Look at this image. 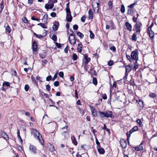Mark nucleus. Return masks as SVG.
I'll return each instance as SVG.
<instances>
[{
    "instance_id": "nucleus-1",
    "label": "nucleus",
    "mask_w": 157,
    "mask_h": 157,
    "mask_svg": "<svg viewBox=\"0 0 157 157\" xmlns=\"http://www.w3.org/2000/svg\"><path fill=\"white\" fill-rule=\"evenodd\" d=\"M31 133L34 136L35 138H37L39 140V142L42 145H44V142L42 135L37 130L32 129L31 130Z\"/></svg>"
},
{
    "instance_id": "nucleus-2",
    "label": "nucleus",
    "mask_w": 157,
    "mask_h": 157,
    "mask_svg": "<svg viewBox=\"0 0 157 157\" xmlns=\"http://www.w3.org/2000/svg\"><path fill=\"white\" fill-rule=\"evenodd\" d=\"M100 116L101 117H106L107 118L110 117L113 118L112 112L107 111L105 112L98 111Z\"/></svg>"
},
{
    "instance_id": "nucleus-3",
    "label": "nucleus",
    "mask_w": 157,
    "mask_h": 157,
    "mask_svg": "<svg viewBox=\"0 0 157 157\" xmlns=\"http://www.w3.org/2000/svg\"><path fill=\"white\" fill-rule=\"evenodd\" d=\"M142 26V24L139 22H136L134 26L133 30L139 34L140 33L141 30V27Z\"/></svg>"
},
{
    "instance_id": "nucleus-4",
    "label": "nucleus",
    "mask_w": 157,
    "mask_h": 157,
    "mask_svg": "<svg viewBox=\"0 0 157 157\" xmlns=\"http://www.w3.org/2000/svg\"><path fill=\"white\" fill-rule=\"evenodd\" d=\"M72 33H71L69 36L68 39L71 44L74 45L75 44L76 41L75 36L73 34V32L72 31Z\"/></svg>"
},
{
    "instance_id": "nucleus-5",
    "label": "nucleus",
    "mask_w": 157,
    "mask_h": 157,
    "mask_svg": "<svg viewBox=\"0 0 157 157\" xmlns=\"http://www.w3.org/2000/svg\"><path fill=\"white\" fill-rule=\"evenodd\" d=\"M138 51L137 50H135L132 52L131 54V56L132 59L137 61L138 59Z\"/></svg>"
},
{
    "instance_id": "nucleus-6",
    "label": "nucleus",
    "mask_w": 157,
    "mask_h": 157,
    "mask_svg": "<svg viewBox=\"0 0 157 157\" xmlns=\"http://www.w3.org/2000/svg\"><path fill=\"white\" fill-rule=\"evenodd\" d=\"M138 128L137 126H135L129 132V134L128 132L126 133V135L127 137V140L129 139V138L130 136V134L133 132L136 131L138 130Z\"/></svg>"
},
{
    "instance_id": "nucleus-7",
    "label": "nucleus",
    "mask_w": 157,
    "mask_h": 157,
    "mask_svg": "<svg viewBox=\"0 0 157 157\" xmlns=\"http://www.w3.org/2000/svg\"><path fill=\"white\" fill-rule=\"evenodd\" d=\"M148 33L150 38L152 40L154 39V32L152 31L151 27L148 28Z\"/></svg>"
},
{
    "instance_id": "nucleus-8",
    "label": "nucleus",
    "mask_w": 157,
    "mask_h": 157,
    "mask_svg": "<svg viewBox=\"0 0 157 157\" xmlns=\"http://www.w3.org/2000/svg\"><path fill=\"white\" fill-rule=\"evenodd\" d=\"M30 151L33 153L36 154V148L35 146L33 145H30L29 147Z\"/></svg>"
},
{
    "instance_id": "nucleus-9",
    "label": "nucleus",
    "mask_w": 157,
    "mask_h": 157,
    "mask_svg": "<svg viewBox=\"0 0 157 157\" xmlns=\"http://www.w3.org/2000/svg\"><path fill=\"white\" fill-rule=\"evenodd\" d=\"M120 144L122 148H125L127 146L126 141L124 139H122L120 140Z\"/></svg>"
},
{
    "instance_id": "nucleus-10",
    "label": "nucleus",
    "mask_w": 157,
    "mask_h": 157,
    "mask_svg": "<svg viewBox=\"0 0 157 157\" xmlns=\"http://www.w3.org/2000/svg\"><path fill=\"white\" fill-rule=\"evenodd\" d=\"M125 25L127 30L130 32H131L132 31V25L131 24L129 23L128 22H126L125 23Z\"/></svg>"
},
{
    "instance_id": "nucleus-11",
    "label": "nucleus",
    "mask_w": 157,
    "mask_h": 157,
    "mask_svg": "<svg viewBox=\"0 0 157 157\" xmlns=\"http://www.w3.org/2000/svg\"><path fill=\"white\" fill-rule=\"evenodd\" d=\"M37 45L36 42L34 41L32 44L33 50V52H36L37 51Z\"/></svg>"
},
{
    "instance_id": "nucleus-12",
    "label": "nucleus",
    "mask_w": 157,
    "mask_h": 157,
    "mask_svg": "<svg viewBox=\"0 0 157 157\" xmlns=\"http://www.w3.org/2000/svg\"><path fill=\"white\" fill-rule=\"evenodd\" d=\"M98 151L100 154H104L105 153V151L104 149L101 147V146L100 147H97Z\"/></svg>"
},
{
    "instance_id": "nucleus-13",
    "label": "nucleus",
    "mask_w": 157,
    "mask_h": 157,
    "mask_svg": "<svg viewBox=\"0 0 157 157\" xmlns=\"http://www.w3.org/2000/svg\"><path fill=\"white\" fill-rule=\"evenodd\" d=\"M126 68V75L127 74V73L128 74L132 70V66L128 65L125 66Z\"/></svg>"
},
{
    "instance_id": "nucleus-14",
    "label": "nucleus",
    "mask_w": 157,
    "mask_h": 157,
    "mask_svg": "<svg viewBox=\"0 0 157 157\" xmlns=\"http://www.w3.org/2000/svg\"><path fill=\"white\" fill-rule=\"evenodd\" d=\"M144 142H142L140 144L138 147H135V150L136 151H141L143 150L142 145L143 144Z\"/></svg>"
},
{
    "instance_id": "nucleus-15",
    "label": "nucleus",
    "mask_w": 157,
    "mask_h": 157,
    "mask_svg": "<svg viewBox=\"0 0 157 157\" xmlns=\"http://www.w3.org/2000/svg\"><path fill=\"white\" fill-rule=\"evenodd\" d=\"M0 135L5 139L7 140L9 139L8 135L5 132H2L0 133Z\"/></svg>"
},
{
    "instance_id": "nucleus-16",
    "label": "nucleus",
    "mask_w": 157,
    "mask_h": 157,
    "mask_svg": "<svg viewBox=\"0 0 157 157\" xmlns=\"http://www.w3.org/2000/svg\"><path fill=\"white\" fill-rule=\"evenodd\" d=\"M59 25V23L58 22H56L52 27V29L53 30L56 31L58 30V26Z\"/></svg>"
},
{
    "instance_id": "nucleus-17",
    "label": "nucleus",
    "mask_w": 157,
    "mask_h": 157,
    "mask_svg": "<svg viewBox=\"0 0 157 157\" xmlns=\"http://www.w3.org/2000/svg\"><path fill=\"white\" fill-rule=\"evenodd\" d=\"M72 19V17L71 14H67L66 20L68 22H71Z\"/></svg>"
},
{
    "instance_id": "nucleus-18",
    "label": "nucleus",
    "mask_w": 157,
    "mask_h": 157,
    "mask_svg": "<svg viewBox=\"0 0 157 157\" xmlns=\"http://www.w3.org/2000/svg\"><path fill=\"white\" fill-rule=\"evenodd\" d=\"M84 59L86 60V61L84 62L85 64H87L88 62H89L90 60V58L88 57L87 55L86 54H85L84 55Z\"/></svg>"
},
{
    "instance_id": "nucleus-19",
    "label": "nucleus",
    "mask_w": 157,
    "mask_h": 157,
    "mask_svg": "<svg viewBox=\"0 0 157 157\" xmlns=\"http://www.w3.org/2000/svg\"><path fill=\"white\" fill-rule=\"evenodd\" d=\"M83 45L81 43L78 44V47L77 48L78 51L80 53L82 51V48Z\"/></svg>"
},
{
    "instance_id": "nucleus-20",
    "label": "nucleus",
    "mask_w": 157,
    "mask_h": 157,
    "mask_svg": "<svg viewBox=\"0 0 157 157\" xmlns=\"http://www.w3.org/2000/svg\"><path fill=\"white\" fill-rule=\"evenodd\" d=\"M54 6V4H46L45 6V7L46 9H52L53 8Z\"/></svg>"
},
{
    "instance_id": "nucleus-21",
    "label": "nucleus",
    "mask_w": 157,
    "mask_h": 157,
    "mask_svg": "<svg viewBox=\"0 0 157 157\" xmlns=\"http://www.w3.org/2000/svg\"><path fill=\"white\" fill-rule=\"evenodd\" d=\"M89 18L90 19H92L93 18V13L91 9H90L88 11Z\"/></svg>"
},
{
    "instance_id": "nucleus-22",
    "label": "nucleus",
    "mask_w": 157,
    "mask_h": 157,
    "mask_svg": "<svg viewBox=\"0 0 157 157\" xmlns=\"http://www.w3.org/2000/svg\"><path fill=\"white\" fill-rule=\"evenodd\" d=\"M91 111L92 115H93L94 116L96 117L97 116V113L96 109L92 108L91 109Z\"/></svg>"
},
{
    "instance_id": "nucleus-23",
    "label": "nucleus",
    "mask_w": 157,
    "mask_h": 157,
    "mask_svg": "<svg viewBox=\"0 0 157 157\" xmlns=\"http://www.w3.org/2000/svg\"><path fill=\"white\" fill-rule=\"evenodd\" d=\"M48 15L47 14H45L42 18L43 21L46 23L47 21Z\"/></svg>"
},
{
    "instance_id": "nucleus-24",
    "label": "nucleus",
    "mask_w": 157,
    "mask_h": 157,
    "mask_svg": "<svg viewBox=\"0 0 157 157\" xmlns=\"http://www.w3.org/2000/svg\"><path fill=\"white\" fill-rule=\"evenodd\" d=\"M136 122L139 124V127H142L143 126L142 123L140 119H137L136 120Z\"/></svg>"
},
{
    "instance_id": "nucleus-25",
    "label": "nucleus",
    "mask_w": 157,
    "mask_h": 157,
    "mask_svg": "<svg viewBox=\"0 0 157 157\" xmlns=\"http://www.w3.org/2000/svg\"><path fill=\"white\" fill-rule=\"evenodd\" d=\"M108 5L109 6V9L110 10H112L113 6L112 2L109 1L108 3Z\"/></svg>"
},
{
    "instance_id": "nucleus-26",
    "label": "nucleus",
    "mask_w": 157,
    "mask_h": 157,
    "mask_svg": "<svg viewBox=\"0 0 157 157\" xmlns=\"http://www.w3.org/2000/svg\"><path fill=\"white\" fill-rule=\"evenodd\" d=\"M71 138L73 143L75 145H76L77 144V142L75 140L74 136H71Z\"/></svg>"
},
{
    "instance_id": "nucleus-27",
    "label": "nucleus",
    "mask_w": 157,
    "mask_h": 157,
    "mask_svg": "<svg viewBox=\"0 0 157 157\" xmlns=\"http://www.w3.org/2000/svg\"><path fill=\"white\" fill-rule=\"evenodd\" d=\"M138 64L137 63V61H136V62L134 63V67L133 68V70L136 71V69L138 68Z\"/></svg>"
},
{
    "instance_id": "nucleus-28",
    "label": "nucleus",
    "mask_w": 157,
    "mask_h": 157,
    "mask_svg": "<svg viewBox=\"0 0 157 157\" xmlns=\"http://www.w3.org/2000/svg\"><path fill=\"white\" fill-rule=\"evenodd\" d=\"M137 38L136 35L135 33H134L132 36V40L134 41H136L137 40Z\"/></svg>"
},
{
    "instance_id": "nucleus-29",
    "label": "nucleus",
    "mask_w": 157,
    "mask_h": 157,
    "mask_svg": "<svg viewBox=\"0 0 157 157\" xmlns=\"http://www.w3.org/2000/svg\"><path fill=\"white\" fill-rule=\"evenodd\" d=\"M77 35L80 38H82L84 36L83 34L82 33L79 32H78L77 33Z\"/></svg>"
},
{
    "instance_id": "nucleus-30",
    "label": "nucleus",
    "mask_w": 157,
    "mask_h": 157,
    "mask_svg": "<svg viewBox=\"0 0 157 157\" xmlns=\"http://www.w3.org/2000/svg\"><path fill=\"white\" fill-rule=\"evenodd\" d=\"M149 96L152 98H155L156 96V94L153 93H150L149 94Z\"/></svg>"
},
{
    "instance_id": "nucleus-31",
    "label": "nucleus",
    "mask_w": 157,
    "mask_h": 157,
    "mask_svg": "<svg viewBox=\"0 0 157 157\" xmlns=\"http://www.w3.org/2000/svg\"><path fill=\"white\" fill-rule=\"evenodd\" d=\"M33 34L34 35H35L37 38H42L44 36L41 35H38L36 33H34Z\"/></svg>"
},
{
    "instance_id": "nucleus-32",
    "label": "nucleus",
    "mask_w": 157,
    "mask_h": 157,
    "mask_svg": "<svg viewBox=\"0 0 157 157\" xmlns=\"http://www.w3.org/2000/svg\"><path fill=\"white\" fill-rule=\"evenodd\" d=\"M38 25H40L42 28L44 29H46L47 28V27L44 24V23H39L37 24Z\"/></svg>"
},
{
    "instance_id": "nucleus-33",
    "label": "nucleus",
    "mask_w": 157,
    "mask_h": 157,
    "mask_svg": "<svg viewBox=\"0 0 157 157\" xmlns=\"http://www.w3.org/2000/svg\"><path fill=\"white\" fill-rule=\"evenodd\" d=\"M121 11L122 13H124L125 12V8L124 5H122L121 9Z\"/></svg>"
},
{
    "instance_id": "nucleus-34",
    "label": "nucleus",
    "mask_w": 157,
    "mask_h": 157,
    "mask_svg": "<svg viewBox=\"0 0 157 157\" xmlns=\"http://www.w3.org/2000/svg\"><path fill=\"white\" fill-rule=\"evenodd\" d=\"M6 31L8 33H9L11 32V29L9 25H7L6 26Z\"/></svg>"
},
{
    "instance_id": "nucleus-35",
    "label": "nucleus",
    "mask_w": 157,
    "mask_h": 157,
    "mask_svg": "<svg viewBox=\"0 0 157 157\" xmlns=\"http://www.w3.org/2000/svg\"><path fill=\"white\" fill-rule=\"evenodd\" d=\"M93 83L94 85H97V79L96 78H95V77L93 78Z\"/></svg>"
},
{
    "instance_id": "nucleus-36",
    "label": "nucleus",
    "mask_w": 157,
    "mask_h": 157,
    "mask_svg": "<svg viewBox=\"0 0 157 157\" xmlns=\"http://www.w3.org/2000/svg\"><path fill=\"white\" fill-rule=\"evenodd\" d=\"M89 32H90V38L91 39L94 38V33L91 30Z\"/></svg>"
},
{
    "instance_id": "nucleus-37",
    "label": "nucleus",
    "mask_w": 157,
    "mask_h": 157,
    "mask_svg": "<svg viewBox=\"0 0 157 157\" xmlns=\"http://www.w3.org/2000/svg\"><path fill=\"white\" fill-rule=\"evenodd\" d=\"M77 56L75 53H74L73 54V60L75 61L77 60Z\"/></svg>"
},
{
    "instance_id": "nucleus-38",
    "label": "nucleus",
    "mask_w": 157,
    "mask_h": 157,
    "mask_svg": "<svg viewBox=\"0 0 157 157\" xmlns=\"http://www.w3.org/2000/svg\"><path fill=\"white\" fill-rule=\"evenodd\" d=\"M3 85H6L7 86H10V83L8 82H4L3 83Z\"/></svg>"
},
{
    "instance_id": "nucleus-39",
    "label": "nucleus",
    "mask_w": 157,
    "mask_h": 157,
    "mask_svg": "<svg viewBox=\"0 0 157 157\" xmlns=\"http://www.w3.org/2000/svg\"><path fill=\"white\" fill-rule=\"evenodd\" d=\"M52 38L54 41H56L57 40V36L55 35H53Z\"/></svg>"
},
{
    "instance_id": "nucleus-40",
    "label": "nucleus",
    "mask_w": 157,
    "mask_h": 157,
    "mask_svg": "<svg viewBox=\"0 0 157 157\" xmlns=\"http://www.w3.org/2000/svg\"><path fill=\"white\" fill-rule=\"evenodd\" d=\"M85 69L86 71H88L90 70V66L88 65L87 64H85Z\"/></svg>"
},
{
    "instance_id": "nucleus-41",
    "label": "nucleus",
    "mask_w": 157,
    "mask_h": 157,
    "mask_svg": "<svg viewBox=\"0 0 157 157\" xmlns=\"http://www.w3.org/2000/svg\"><path fill=\"white\" fill-rule=\"evenodd\" d=\"M66 12H67V14H71V12L69 8H67L66 9Z\"/></svg>"
},
{
    "instance_id": "nucleus-42",
    "label": "nucleus",
    "mask_w": 157,
    "mask_h": 157,
    "mask_svg": "<svg viewBox=\"0 0 157 157\" xmlns=\"http://www.w3.org/2000/svg\"><path fill=\"white\" fill-rule=\"evenodd\" d=\"M31 19L33 20L36 21H39L40 20V19H39L35 18L34 16L32 17H31Z\"/></svg>"
},
{
    "instance_id": "nucleus-43",
    "label": "nucleus",
    "mask_w": 157,
    "mask_h": 157,
    "mask_svg": "<svg viewBox=\"0 0 157 157\" xmlns=\"http://www.w3.org/2000/svg\"><path fill=\"white\" fill-rule=\"evenodd\" d=\"M96 144L97 145V147H100L101 146V145L100 144V143L98 141V139H97V138L96 137Z\"/></svg>"
},
{
    "instance_id": "nucleus-44",
    "label": "nucleus",
    "mask_w": 157,
    "mask_h": 157,
    "mask_svg": "<svg viewBox=\"0 0 157 157\" xmlns=\"http://www.w3.org/2000/svg\"><path fill=\"white\" fill-rule=\"evenodd\" d=\"M137 17H136L135 16H134V17H133L132 18L133 21L135 22H136L138 17L139 16L138 14L137 13Z\"/></svg>"
},
{
    "instance_id": "nucleus-45",
    "label": "nucleus",
    "mask_w": 157,
    "mask_h": 157,
    "mask_svg": "<svg viewBox=\"0 0 157 157\" xmlns=\"http://www.w3.org/2000/svg\"><path fill=\"white\" fill-rule=\"evenodd\" d=\"M110 50L113 51L114 52H115L116 51V49L114 46H113L110 47Z\"/></svg>"
},
{
    "instance_id": "nucleus-46",
    "label": "nucleus",
    "mask_w": 157,
    "mask_h": 157,
    "mask_svg": "<svg viewBox=\"0 0 157 157\" xmlns=\"http://www.w3.org/2000/svg\"><path fill=\"white\" fill-rule=\"evenodd\" d=\"M113 64V61L112 60H110L108 63V65L109 66H111Z\"/></svg>"
},
{
    "instance_id": "nucleus-47",
    "label": "nucleus",
    "mask_w": 157,
    "mask_h": 157,
    "mask_svg": "<svg viewBox=\"0 0 157 157\" xmlns=\"http://www.w3.org/2000/svg\"><path fill=\"white\" fill-rule=\"evenodd\" d=\"M110 25V26L113 29V23L112 21H110L109 23Z\"/></svg>"
},
{
    "instance_id": "nucleus-48",
    "label": "nucleus",
    "mask_w": 157,
    "mask_h": 157,
    "mask_svg": "<svg viewBox=\"0 0 157 157\" xmlns=\"http://www.w3.org/2000/svg\"><path fill=\"white\" fill-rule=\"evenodd\" d=\"M59 75L60 77L63 78L64 75L62 71H60L59 73Z\"/></svg>"
},
{
    "instance_id": "nucleus-49",
    "label": "nucleus",
    "mask_w": 157,
    "mask_h": 157,
    "mask_svg": "<svg viewBox=\"0 0 157 157\" xmlns=\"http://www.w3.org/2000/svg\"><path fill=\"white\" fill-rule=\"evenodd\" d=\"M25 89L26 91H28L29 89V86L28 85H26L25 86Z\"/></svg>"
},
{
    "instance_id": "nucleus-50",
    "label": "nucleus",
    "mask_w": 157,
    "mask_h": 157,
    "mask_svg": "<svg viewBox=\"0 0 157 157\" xmlns=\"http://www.w3.org/2000/svg\"><path fill=\"white\" fill-rule=\"evenodd\" d=\"M85 18L86 17L85 16H83L81 18V21L83 22H84L85 21Z\"/></svg>"
},
{
    "instance_id": "nucleus-51",
    "label": "nucleus",
    "mask_w": 157,
    "mask_h": 157,
    "mask_svg": "<svg viewBox=\"0 0 157 157\" xmlns=\"http://www.w3.org/2000/svg\"><path fill=\"white\" fill-rule=\"evenodd\" d=\"M22 20L24 23H28V21L26 18L24 17V18H23L22 19Z\"/></svg>"
},
{
    "instance_id": "nucleus-52",
    "label": "nucleus",
    "mask_w": 157,
    "mask_h": 157,
    "mask_svg": "<svg viewBox=\"0 0 157 157\" xmlns=\"http://www.w3.org/2000/svg\"><path fill=\"white\" fill-rule=\"evenodd\" d=\"M126 57L128 60H129L130 62H131L132 58L130 57V56L129 55H127V54H126Z\"/></svg>"
},
{
    "instance_id": "nucleus-53",
    "label": "nucleus",
    "mask_w": 157,
    "mask_h": 157,
    "mask_svg": "<svg viewBox=\"0 0 157 157\" xmlns=\"http://www.w3.org/2000/svg\"><path fill=\"white\" fill-rule=\"evenodd\" d=\"M46 88L47 90L48 91H50V89H51V87H50V86L48 84L46 85Z\"/></svg>"
},
{
    "instance_id": "nucleus-54",
    "label": "nucleus",
    "mask_w": 157,
    "mask_h": 157,
    "mask_svg": "<svg viewBox=\"0 0 157 157\" xmlns=\"http://www.w3.org/2000/svg\"><path fill=\"white\" fill-rule=\"evenodd\" d=\"M52 76H51V75H49L48 76L47 78H46V80L47 81H49L50 80H51V79L52 78Z\"/></svg>"
},
{
    "instance_id": "nucleus-55",
    "label": "nucleus",
    "mask_w": 157,
    "mask_h": 157,
    "mask_svg": "<svg viewBox=\"0 0 157 157\" xmlns=\"http://www.w3.org/2000/svg\"><path fill=\"white\" fill-rule=\"evenodd\" d=\"M78 28V26L77 25H75L73 26V29L75 30H77Z\"/></svg>"
},
{
    "instance_id": "nucleus-56",
    "label": "nucleus",
    "mask_w": 157,
    "mask_h": 157,
    "mask_svg": "<svg viewBox=\"0 0 157 157\" xmlns=\"http://www.w3.org/2000/svg\"><path fill=\"white\" fill-rule=\"evenodd\" d=\"M59 82L58 81H56L55 82H54V85L55 86L57 87V86H59Z\"/></svg>"
},
{
    "instance_id": "nucleus-57",
    "label": "nucleus",
    "mask_w": 157,
    "mask_h": 157,
    "mask_svg": "<svg viewBox=\"0 0 157 157\" xmlns=\"http://www.w3.org/2000/svg\"><path fill=\"white\" fill-rule=\"evenodd\" d=\"M51 16L53 17H55L56 16V13L55 12H52L51 13Z\"/></svg>"
},
{
    "instance_id": "nucleus-58",
    "label": "nucleus",
    "mask_w": 157,
    "mask_h": 157,
    "mask_svg": "<svg viewBox=\"0 0 157 157\" xmlns=\"http://www.w3.org/2000/svg\"><path fill=\"white\" fill-rule=\"evenodd\" d=\"M102 97L103 99L105 100L107 99V96L105 94H103L102 96Z\"/></svg>"
},
{
    "instance_id": "nucleus-59",
    "label": "nucleus",
    "mask_w": 157,
    "mask_h": 157,
    "mask_svg": "<svg viewBox=\"0 0 157 157\" xmlns=\"http://www.w3.org/2000/svg\"><path fill=\"white\" fill-rule=\"evenodd\" d=\"M56 46L58 48H60L61 47V44H59V43H56Z\"/></svg>"
},
{
    "instance_id": "nucleus-60",
    "label": "nucleus",
    "mask_w": 157,
    "mask_h": 157,
    "mask_svg": "<svg viewBox=\"0 0 157 157\" xmlns=\"http://www.w3.org/2000/svg\"><path fill=\"white\" fill-rule=\"evenodd\" d=\"M135 4V3L132 4L130 5L128 7L130 8V9L133 8Z\"/></svg>"
},
{
    "instance_id": "nucleus-61",
    "label": "nucleus",
    "mask_w": 157,
    "mask_h": 157,
    "mask_svg": "<svg viewBox=\"0 0 157 157\" xmlns=\"http://www.w3.org/2000/svg\"><path fill=\"white\" fill-rule=\"evenodd\" d=\"M91 129H92V131L93 132V133L94 134V136H95V133L96 132V131L95 129H93V127H91Z\"/></svg>"
},
{
    "instance_id": "nucleus-62",
    "label": "nucleus",
    "mask_w": 157,
    "mask_h": 157,
    "mask_svg": "<svg viewBox=\"0 0 157 157\" xmlns=\"http://www.w3.org/2000/svg\"><path fill=\"white\" fill-rule=\"evenodd\" d=\"M86 120L89 121H90V117L89 116H87L86 117Z\"/></svg>"
},
{
    "instance_id": "nucleus-63",
    "label": "nucleus",
    "mask_w": 157,
    "mask_h": 157,
    "mask_svg": "<svg viewBox=\"0 0 157 157\" xmlns=\"http://www.w3.org/2000/svg\"><path fill=\"white\" fill-rule=\"evenodd\" d=\"M66 28L67 29H69V24L68 23H67V24H66Z\"/></svg>"
},
{
    "instance_id": "nucleus-64",
    "label": "nucleus",
    "mask_w": 157,
    "mask_h": 157,
    "mask_svg": "<svg viewBox=\"0 0 157 157\" xmlns=\"http://www.w3.org/2000/svg\"><path fill=\"white\" fill-rule=\"evenodd\" d=\"M50 151L53 152L55 150L54 147L53 146H52V148H50Z\"/></svg>"
}]
</instances>
